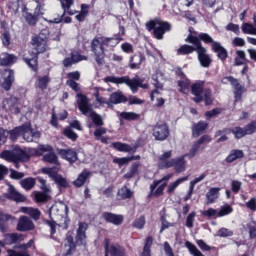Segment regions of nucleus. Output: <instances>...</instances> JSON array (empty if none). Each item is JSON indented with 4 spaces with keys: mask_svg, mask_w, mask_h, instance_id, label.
<instances>
[{
    "mask_svg": "<svg viewBox=\"0 0 256 256\" xmlns=\"http://www.w3.org/2000/svg\"><path fill=\"white\" fill-rule=\"evenodd\" d=\"M123 40L121 34H114L112 37L95 36L90 42V51L93 54L97 66L105 64L106 52H112Z\"/></svg>",
    "mask_w": 256,
    "mask_h": 256,
    "instance_id": "obj_1",
    "label": "nucleus"
},
{
    "mask_svg": "<svg viewBox=\"0 0 256 256\" xmlns=\"http://www.w3.org/2000/svg\"><path fill=\"white\" fill-rule=\"evenodd\" d=\"M47 43V36L44 38H42L41 34L39 36H33L31 39V45L34 47L33 50H29L28 53L23 54V61L35 73L39 71V55L47 51Z\"/></svg>",
    "mask_w": 256,
    "mask_h": 256,
    "instance_id": "obj_2",
    "label": "nucleus"
},
{
    "mask_svg": "<svg viewBox=\"0 0 256 256\" xmlns=\"http://www.w3.org/2000/svg\"><path fill=\"white\" fill-rule=\"evenodd\" d=\"M185 42L197 46L198 50L208 64V67L211 66L213 60L210 54H208L207 48H205V46H203L202 44L203 42L205 45H210L212 49L213 45L217 42H215L214 38L211 35L207 34V32H200L197 36H194V34H188L187 38H185Z\"/></svg>",
    "mask_w": 256,
    "mask_h": 256,
    "instance_id": "obj_3",
    "label": "nucleus"
},
{
    "mask_svg": "<svg viewBox=\"0 0 256 256\" xmlns=\"http://www.w3.org/2000/svg\"><path fill=\"white\" fill-rule=\"evenodd\" d=\"M230 134L234 135L236 140H241L245 138V136H251L256 133V121H252L251 123L247 124L246 126L242 127H234L232 129L225 128L223 130H219L215 133L214 137L217 138L221 136L216 142L223 143L229 140V137L223 134Z\"/></svg>",
    "mask_w": 256,
    "mask_h": 256,
    "instance_id": "obj_4",
    "label": "nucleus"
},
{
    "mask_svg": "<svg viewBox=\"0 0 256 256\" xmlns=\"http://www.w3.org/2000/svg\"><path fill=\"white\" fill-rule=\"evenodd\" d=\"M191 94L194 96L193 101L197 104L204 101L206 106L214 103L213 92L211 88H205L204 80H197L191 84Z\"/></svg>",
    "mask_w": 256,
    "mask_h": 256,
    "instance_id": "obj_5",
    "label": "nucleus"
},
{
    "mask_svg": "<svg viewBox=\"0 0 256 256\" xmlns=\"http://www.w3.org/2000/svg\"><path fill=\"white\" fill-rule=\"evenodd\" d=\"M76 97H77V105H78L79 111L83 115H87L90 113V118L92 120V123L96 127H103L104 120L100 114H97V112H94L88 96H86V94L78 93L76 94Z\"/></svg>",
    "mask_w": 256,
    "mask_h": 256,
    "instance_id": "obj_6",
    "label": "nucleus"
},
{
    "mask_svg": "<svg viewBox=\"0 0 256 256\" xmlns=\"http://www.w3.org/2000/svg\"><path fill=\"white\" fill-rule=\"evenodd\" d=\"M0 159L7 162L14 163L18 167L19 163L29 162L31 155L19 146H15L12 150H4L0 153Z\"/></svg>",
    "mask_w": 256,
    "mask_h": 256,
    "instance_id": "obj_7",
    "label": "nucleus"
},
{
    "mask_svg": "<svg viewBox=\"0 0 256 256\" xmlns=\"http://www.w3.org/2000/svg\"><path fill=\"white\" fill-rule=\"evenodd\" d=\"M30 153L36 157H42L44 163H49L52 165H59V157L55 152L52 145H38L37 149H32ZM44 153H47L44 155Z\"/></svg>",
    "mask_w": 256,
    "mask_h": 256,
    "instance_id": "obj_8",
    "label": "nucleus"
},
{
    "mask_svg": "<svg viewBox=\"0 0 256 256\" xmlns=\"http://www.w3.org/2000/svg\"><path fill=\"white\" fill-rule=\"evenodd\" d=\"M146 28L149 32L153 31V36L155 39L163 40L164 35L172 30V24L156 18L155 20H150L147 22Z\"/></svg>",
    "mask_w": 256,
    "mask_h": 256,
    "instance_id": "obj_9",
    "label": "nucleus"
},
{
    "mask_svg": "<svg viewBox=\"0 0 256 256\" xmlns=\"http://www.w3.org/2000/svg\"><path fill=\"white\" fill-rule=\"evenodd\" d=\"M194 52L197 53L198 61L200 65L204 68H209V65L207 64L205 58L203 57V54H201V51L198 49V46H191L190 44H182V46L179 47L177 50V55L179 56H187L191 55Z\"/></svg>",
    "mask_w": 256,
    "mask_h": 256,
    "instance_id": "obj_10",
    "label": "nucleus"
},
{
    "mask_svg": "<svg viewBox=\"0 0 256 256\" xmlns=\"http://www.w3.org/2000/svg\"><path fill=\"white\" fill-rule=\"evenodd\" d=\"M172 177H173L172 174H168V175L164 176L161 180L154 181L150 185V193L148 194L147 199H151L152 197L158 198V197L164 195V191H165V188L167 187V183H163V182H168ZM161 183H163V184H161Z\"/></svg>",
    "mask_w": 256,
    "mask_h": 256,
    "instance_id": "obj_11",
    "label": "nucleus"
},
{
    "mask_svg": "<svg viewBox=\"0 0 256 256\" xmlns=\"http://www.w3.org/2000/svg\"><path fill=\"white\" fill-rule=\"evenodd\" d=\"M0 87L6 92L10 91L15 83V72L11 68H4L0 72Z\"/></svg>",
    "mask_w": 256,
    "mask_h": 256,
    "instance_id": "obj_12",
    "label": "nucleus"
},
{
    "mask_svg": "<svg viewBox=\"0 0 256 256\" xmlns=\"http://www.w3.org/2000/svg\"><path fill=\"white\" fill-rule=\"evenodd\" d=\"M2 109L12 115H18L21 113L19 98L16 96H9L2 100Z\"/></svg>",
    "mask_w": 256,
    "mask_h": 256,
    "instance_id": "obj_13",
    "label": "nucleus"
},
{
    "mask_svg": "<svg viewBox=\"0 0 256 256\" xmlns=\"http://www.w3.org/2000/svg\"><path fill=\"white\" fill-rule=\"evenodd\" d=\"M22 134H23V125L19 127H15L10 131L0 129V147L7 142L8 137L12 142H16L18 138L22 137Z\"/></svg>",
    "mask_w": 256,
    "mask_h": 256,
    "instance_id": "obj_14",
    "label": "nucleus"
},
{
    "mask_svg": "<svg viewBox=\"0 0 256 256\" xmlns=\"http://www.w3.org/2000/svg\"><path fill=\"white\" fill-rule=\"evenodd\" d=\"M152 131H153V137L155 138L156 141H165L170 136V128L168 124L165 122L157 123L153 127Z\"/></svg>",
    "mask_w": 256,
    "mask_h": 256,
    "instance_id": "obj_15",
    "label": "nucleus"
},
{
    "mask_svg": "<svg viewBox=\"0 0 256 256\" xmlns=\"http://www.w3.org/2000/svg\"><path fill=\"white\" fill-rule=\"evenodd\" d=\"M212 142V138L209 135H203L199 138L198 141L194 142L191 149L189 150V153L187 154V156H189V158H194L196 157L197 153L199 151H203L206 149V146H203L205 144H208Z\"/></svg>",
    "mask_w": 256,
    "mask_h": 256,
    "instance_id": "obj_16",
    "label": "nucleus"
},
{
    "mask_svg": "<svg viewBox=\"0 0 256 256\" xmlns=\"http://www.w3.org/2000/svg\"><path fill=\"white\" fill-rule=\"evenodd\" d=\"M24 240H25V236L23 234H19V233L4 234L3 241H0V255L2 253L1 248H5L6 246H11L19 242H23Z\"/></svg>",
    "mask_w": 256,
    "mask_h": 256,
    "instance_id": "obj_17",
    "label": "nucleus"
},
{
    "mask_svg": "<svg viewBox=\"0 0 256 256\" xmlns=\"http://www.w3.org/2000/svg\"><path fill=\"white\" fill-rule=\"evenodd\" d=\"M88 228H89V225L87 223L85 222L78 223V229L76 231V237H75L77 246H83L86 244Z\"/></svg>",
    "mask_w": 256,
    "mask_h": 256,
    "instance_id": "obj_18",
    "label": "nucleus"
},
{
    "mask_svg": "<svg viewBox=\"0 0 256 256\" xmlns=\"http://www.w3.org/2000/svg\"><path fill=\"white\" fill-rule=\"evenodd\" d=\"M128 97L125 96L124 92L121 90H117L116 92H112L109 96L107 106L108 108H113L114 105H119L122 103H127Z\"/></svg>",
    "mask_w": 256,
    "mask_h": 256,
    "instance_id": "obj_19",
    "label": "nucleus"
},
{
    "mask_svg": "<svg viewBox=\"0 0 256 256\" xmlns=\"http://www.w3.org/2000/svg\"><path fill=\"white\" fill-rule=\"evenodd\" d=\"M22 138L28 143L34 142V139H40L41 133L39 131H34L31 125L23 124Z\"/></svg>",
    "mask_w": 256,
    "mask_h": 256,
    "instance_id": "obj_20",
    "label": "nucleus"
},
{
    "mask_svg": "<svg viewBox=\"0 0 256 256\" xmlns=\"http://www.w3.org/2000/svg\"><path fill=\"white\" fill-rule=\"evenodd\" d=\"M188 155L185 154L176 159H171L168 169L173 168L177 174L183 173L186 171V157Z\"/></svg>",
    "mask_w": 256,
    "mask_h": 256,
    "instance_id": "obj_21",
    "label": "nucleus"
},
{
    "mask_svg": "<svg viewBox=\"0 0 256 256\" xmlns=\"http://www.w3.org/2000/svg\"><path fill=\"white\" fill-rule=\"evenodd\" d=\"M228 80L234 88V101L241 102L243 100V93H245V86H241L237 78L229 77Z\"/></svg>",
    "mask_w": 256,
    "mask_h": 256,
    "instance_id": "obj_22",
    "label": "nucleus"
},
{
    "mask_svg": "<svg viewBox=\"0 0 256 256\" xmlns=\"http://www.w3.org/2000/svg\"><path fill=\"white\" fill-rule=\"evenodd\" d=\"M81 61H88V56H84L79 52H71L70 57L64 58L62 63L65 68H68L74 64L80 63Z\"/></svg>",
    "mask_w": 256,
    "mask_h": 256,
    "instance_id": "obj_23",
    "label": "nucleus"
},
{
    "mask_svg": "<svg viewBox=\"0 0 256 256\" xmlns=\"http://www.w3.org/2000/svg\"><path fill=\"white\" fill-rule=\"evenodd\" d=\"M57 153L70 164L76 163L79 160L78 153L73 149H57Z\"/></svg>",
    "mask_w": 256,
    "mask_h": 256,
    "instance_id": "obj_24",
    "label": "nucleus"
},
{
    "mask_svg": "<svg viewBox=\"0 0 256 256\" xmlns=\"http://www.w3.org/2000/svg\"><path fill=\"white\" fill-rule=\"evenodd\" d=\"M35 229L34 223L27 217L22 216L19 218L16 230L19 232H27Z\"/></svg>",
    "mask_w": 256,
    "mask_h": 256,
    "instance_id": "obj_25",
    "label": "nucleus"
},
{
    "mask_svg": "<svg viewBox=\"0 0 256 256\" xmlns=\"http://www.w3.org/2000/svg\"><path fill=\"white\" fill-rule=\"evenodd\" d=\"M211 50L216 53L217 58L221 62H225L227 61V58H229V52L227 51V48H224V46L221 45V42H214Z\"/></svg>",
    "mask_w": 256,
    "mask_h": 256,
    "instance_id": "obj_26",
    "label": "nucleus"
},
{
    "mask_svg": "<svg viewBox=\"0 0 256 256\" xmlns=\"http://www.w3.org/2000/svg\"><path fill=\"white\" fill-rule=\"evenodd\" d=\"M102 218L105 220V222L113 224L115 226H120L124 222V216L113 214L111 212H104L102 214Z\"/></svg>",
    "mask_w": 256,
    "mask_h": 256,
    "instance_id": "obj_27",
    "label": "nucleus"
},
{
    "mask_svg": "<svg viewBox=\"0 0 256 256\" xmlns=\"http://www.w3.org/2000/svg\"><path fill=\"white\" fill-rule=\"evenodd\" d=\"M76 0H60V5L63 10L62 17L66 14L69 16H74L75 14L79 13L78 10H73L72 6L75 5Z\"/></svg>",
    "mask_w": 256,
    "mask_h": 256,
    "instance_id": "obj_28",
    "label": "nucleus"
},
{
    "mask_svg": "<svg viewBox=\"0 0 256 256\" xmlns=\"http://www.w3.org/2000/svg\"><path fill=\"white\" fill-rule=\"evenodd\" d=\"M6 198L9 200H13L17 203H23V202H26L27 200V198L23 194H20L19 192H17V190L13 185H9Z\"/></svg>",
    "mask_w": 256,
    "mask_h": 256,
    "instance_id": "obj_29",
    "label": "nucleus"
},
{
    "mask_svg": "<svg viewBox=\"0 0 256 256\" xmlns=\"http://www.w3.org/2000/svg\"><path fill=\"white\" fill-rule=\"evenodd\" d=\"M208 128L209 124L205 121H199L198 123H194L192 125V136L194 138H199L207 131Z\"/></svg>",
    "mask_w": 256,
    "mask_h": 256,
    "instance_id": "obj_30",
    "label": "nucleus"
},
{
    "mask_svg": "<svg viewBox=\"0 0 256 256\" xmlns=\"http://www.w3.org/2000/svg\"><path fill=\"white\" fill-rule=\"evenodd\" d=\"M18 58L15 54H8V52H2L0 54V66L11 67L17 62Z\"/></svg>",
    "mask_w": 256,
    "mask_h": 256,
    "instance_id": "obj_31",
    "label": "nucleus"
},
{
    "mask_svg": "<svg viewBox=\"0 0 256 256\" xmlns=\"http://www.w3.org/2000/svg\"><path fill=\"white\" fill-rule=\"evenodd\" d=\"M52 81L50 74H45L44 76H39L36 80V88L40 91H46Z\"/></svg>",
    "mask_w": 256,
    "mask_h": 256,
    "instance_id": "obj_32",
    "label": "nucleus"
},
{
    "mask_svg": "<svg viewBox=\"0 0 256 256\" xmlns=\"http://www.w3.org/2000/svg\"><path fill=\"white\" fill-rule=\"evenodd\" d=\"M144 61H146L144 54H134L129 59V68L132 70L140 69Z\"/></svg>",
    "mask_w": 256,
    "mask_h": 256,
    "instance_id": "obj_33",
    "label": "nucleus"
},
{
    "mask_svg": "<svg viewBox=\"0 0 256 256\" xmlns=\"http://www.w3.org/2000/svg\"><path fill=\"white\" fill-rule=\"evenodd\" d=\"M172 151L164 152L163 155L159 157L158 165L161 169H169V166L171 164V157H172Z\"/></svg>",
    "mask_w": 256,
    "mask_h": 256,
    "instance_id": "obj_34",
    "label": "nucleus"
},
{
    "mask_svg": "<svg viewBox=\"0 0 256 256\" xmlns=\"http://www.w3.org/2000/svg\"><path fill=\"white\" fill-rule=\"evenodd\" d=\"M111 146L119 152H124V153H136L137 152L136 147L132 148L130 145L122 143V142H114L111 144Z\"/></svg>",
    "mask_w": 256,
    "mask_h": 256,
    "instance_id": "obj_35",
    "label": "nucleus"
},
{
    "mask_svg": "<svg viewBox=\"0 0 256 256\" xmlns=\"http://www.w3.org/2000/svg\"><path fill=\"white\" fill-rule=\"evenodd\" d=\"M141 167V163L140 162H134L130 168H129V171L123 175V178L126 179V180H131L133 179L134 177L138 176L140 174V169Z\"/></svg>",
    "mask_w": 256,
    "mask_h": 256,
    "instance_id": "obj_36",
    "label": "nucleus"
},
{
    "mask_svg": "<svg viewBox=\"0 0 256 256\" xmlns=\"http://www.w3.org/2000/svg\"><path fill=\"white\" fill-rule=\"evenodd\" d=\"M243 157H245V153H243V150L234 149L231 150L230 154L226 157L225 161L226 163L231 164L236 160L242 159Z\"/></svg>",
    "mask_w": 256,
    "mask_h": 256,
    "instance_id": "obj_37",
    "label": "nucleus"
},
{
    "mask_svg": "<svg viewBox=\"0 0 256 256\" xmlns=\"http://www.w3.org/2000/svg\"><path fill=\"white\" fill-rule=\"evenodd\" d=\"M14 219L13 216L0 212V232L6 233L8 230V222Z\"/></svg>",
    "mask_w": 256,
    "mask_h": 256,
    "instance_id": "obj_38",
    "label": "nucleus"
},
{
    "mask_svg": "<svg viewBox=\"0 0 256 256\" xmlns=\"http://www.w3.org/2000/svg\"><path fill=\"white\" fill-rule=\"evenodd\" d=\"M20 211L24 214L29 215L35 221H38L41 217V211L39 209L29 208V207H21Z\"/></svg>",
    "mask_w": 256,
    "mask_h": 256,
    "instance_id": "obj_39",
    "label": "nucleus"
},
{
    "mask_svg": "<svg viewBox=\"0 0 256 256\" xmlns=\"http://www.w3.org/2000/svg\"><path fill=\"white\" fill-rule=\"evenodd\" d=\"M129 79H130V76H107L105 78V81L106 82H110V83H113V84H126L128 85L129 83Z\"/></svg>",
    "mask_w": 256,
    "mask_h": 256,
    "instance_id": "obj_40",
    "label": "nucleus"
},
{
    "mask_svg": "<svg viewBox=\"0 0 256 256\" xmlns=\"http://www.w3.org/2000/svg\"><path fill=\"white\" fill-rule=\"evenodd\" d=\"M109 252L111 256H127L126 249L119 244L111 245Z\"/></svg>",
    "mask_w": 256,
    "mask_h": 256,
    "instance_id": "obj_41",
    "label": "nucleus"
},
{
    "mask_svg": "<svg viewBox=\"0 0 256 256\" xmlns=\"http://www.w3.org/2000/svg\"><path fill=\"white\" fill-rule=\"evenodd\" d=\"M24 19L29 26L34 27L39 21V13L25 12Z\"/></svg>",
    "mask_w": 256,
    "mask_h": 256,
    "instance_id": "obj_42",
    "label": "nucleus"
},
{
    "mask_svg": "<svg viewBox=\"0 0 256 256\" xmlns=\"http://www.w3.org/2000/svg\"><path fill=\"white\" fill-rule=\"evenodd\" d=\"M245 62H247V54H245L244 50H236L234 65L242 66V65H245Z\"/></svg>",
    "mask_w": 256,
    "mask_h": 256,
    "instance_id": "obj_43",
    "label": "nucleus"
},
{
    "mask_svg": "<svg viewBox=\"0 0 256 256\" xmlns=\"http://www.w3.org/2000/svg\"><path fill=\"white\" fill-rule=\"evenodd\" d=\"M90 176H91L90 172H82L81 174L78 175L77 179L73 182L74 186H76L77 188L84 186Z\"/></svg>",
    "mask_w": 256,
    "mask_h": 256,
    "instance_id": "obj_44",
    "label": "nucleus"
},
{
    "mask_svg": "<svg viewBox=\"0 0 256 256\" xmlns=\"http://www.w3.org/2000/svg\"><path fill=\"white\" fill-rule=\"evenodd\" d=\"M134 195V192L131 191L127 186H123L118 190L117 196L120 197L121 200H127L132 198Z\"/></svg>",
    "mask_w": 256,
    "mask_h": 256,
    "instance_id": "obj_45",
    "label": "nucleus"
},
{
    "mask_svg": "<svg viewBox=\"0 0 256 256\" xmlns=\"http://www.w3.org/2000/svg\"><path fill=\"white\" fill-rule=\"evenodd\" d=\"M178 87L179 92L184 94V95H188L190 93L191 90V81L190 80H178Z\"/></svg>",
    "mask_w": 256,
    "mask_h": 256,
    "instance_id": "obj_46",
    "label": "nucleus"
},
{
    "mask_svg": "<svg viewBox=\"0 0 256 256\" xmlns=\"http://www.w3.org/2000/svg\"><path fill=\"white\" fill-rule=\"evenodd\" d=\"M160 222H161V229L159 231L160 234L164 233V231L169 229L170 227L175 226V223L168 222L166 213L161 214Z\"/></svg>",
    "mask_w": 256,
    "mask_h": 256,
    "instance_id": "obj_47",
    "label": "nucleus"
},
{
    "mask_svg": "<svg viewBox=\"0 0 256 256\" xmlns=\"http://www.w3.org/2000/svg\"><path fill=\"white\" fill-rule=\"evenodd\" d=\"M20 185L26 191H30L31 189H33L35 187L36 180L32 177H29V178L21 180Z\"/></svg>",
    "mask_w": 256,
    "mask_h": 256,
    "instance_id": "obj_48",
    "label": "nucleus"
},
{
    "mask_svg": "<svg viewBox=\"0 0 256 256\" xmlns=\"http://www.w3.org/2000/svg\"><path fill=\"white\" fill-rule=\"evenodd\" d=\"M141 78H129L127 86L133 94L138 93Z\"/></svg>",
    "mask_w": 256,
    "mask_h": 256,
    "instance_id": "obj_49",
    "label": "nucleus"
},
{
    "mask_svg": "<svg viewBox=\"0 0 256 256\" xmlns=\"http://www.w3.org/2000/svg\"><path fill=\"white\" fill-rule=\"evenodd\" d=\"M220 188H211L209 192L206 194V198L209 203H215V200L219 198Z\"/></svg>",
    "mask_w": 256,
    "mask_h": 256,
    "instance_id": "obj_50",
    "label": "nucleus"
},
{
    "mask_svg": "<svg viewBox=\"0 0 256 256\" xmlns=\"http://www.w3.org/2000/svg\"><path fill=\"white\" fill-rule=\"evenodd\" d=\"M72 17L71 16H65V15H61L58 16L56 18H53L52 20H48V23L50 24H60L62 22L66 23V24H70L72 23Z\"/></svg>",
    "mask_w": 256,
    "mask_h": 256,
    "instance_id": "obj_51",
    "label": "nucleus"
},
{
    "mask_svg": "<svg viewBox=\"0 0 256 256\" xmlns=\"http://www.w3.org/2000/svg\"><path fill=\"white\" fill-rule=\"evenodd\" d=\"M189 179V177H183L178 180H176L174 183L169 184L167 188V193L172 194L175 192V190L180 186V184L186 182Z\"/></svg>",
    "mask_w": 256,
    "mask_h": 256,
    "instance_id": "obj_52",
    "label": "nucleus"
},
{
    "mask_svg": "<svg viewBox=\"0 0 256 256\" xmlns=\"http://www.w3.org/2000/svg\"><path fill=\"white\" fill-rule=\"evenodd\" d=\"M120 118L126 121H135L140 118V114H137L136 112H121Z\"/></svg>",
    "mask_w": 256,
    "mask_h": 256,
    "instance_id": "obj_53",
    "label": "nucleus"
},
{
    "mask_svg": "<svg viewBox=\"0 0 256 256\" xmlns=\"http://www.w3.org/2000/svg\"><path fill=\"white\" fill-rule=\"evenodd\" d=\"M66 241L68 243L69 249L67 250V254L70 255L74 251H76L77 243L74 242V237L71 234H67Z\"/></svg>",
    "mask_w": 256,
    "mask_h": 256,
    "instance_id": "obj_54",
    "label": "nucleus"
},
{
    "mask_svg": "<svg viewBox=\"0 0 256 256\" xmlns=\"http://www.w3.org/2000/svg\"><path fill=\"white\" fill-rule=\"evenodd\" d=\"M63 135L72 142H76L79 138V135L76 132H74L71 127L65 128L63 131Z\"/></svg>",
    "mask_w": 256,
    "mask_h": 256,
    "instance_id": "obj_55",
    "label": "nucleus"
},
{
    "mask_svg": "<svg viewBox=\"0 0 256 256\" xmlns=\"http://www.w3.org/2000/svg\"><path fill=\"white\" fill-rule=\"evenodd\" d=\"M185 246L193 256H204V254L191 242H185Z\"/></svg>",
    "mask_w": 256,
    "mask_h": 256,
    "instance_id": "obj_56",
    "label": "nucleus"
},
{
    "mask_svg": "<svg viewBox=\"0 0 256 256\" xmlns=\"http://www.w3.org/2000/svg\"><path fill=\"white\" fill-rule=\"evenodd\" d=\"M48 192H37L34 196L35 202L37 203H45L49 200Z\"/></svg>",
    "mask_w": 256,
    "mask_h": 256,
    "instance_id": "obj_57",
    "label": "nucleus"
},
{
    "mask_svg": "<svg viewBox=\"0 0 256 256\" xmlns=\"http://www.w3.org/2000/svg\"><path fill=\"white\" fill-rule=\"evenodd\" d=\"M145 225H146V218H145V216L139 217L132 224V226L134 228H137L139 230L143 229L145 227Z\"/></svg>",
    "mask_w": 256,
    "mask_h": 256,
    "instance_id": "obj_58",
    "label": "nucleus"
},
{
    "mask_svg": "<svg viewBox=\"0 0 256 256\" xmlns=\"http://www.w3.org/2000/svg\"><path fill=\"white\" fill-rule=\"evenodd\" d=\"M54 182L61 188H68L69 183L66 178L63 176L59 175L58 177L55 178Z\"/></svg>",
    "mask_w": 256,
    "mask_h": 256,
    "instance_id": "obj_59",
    "label": "nucleus"
},
{
    "mask_svg": "<svg viewBox=\"0 0 256 256\" xmlns=\"http://www.w3.org/2000/svg\"><path fill=\"white\" fill-rule=\"evenodd\" d=\"M223 112V108H213V110H208L205 112V117L211 119Z\"/></svg>",
    "mask_w": 256,
    "mask_h": 256,
    "instance_id": "obj_60",
    "label": "nucleus"
},
{
    "mask_svg": "<svg viewBox=\"0 0 256 256\" xmlns=\"http://www.w3.org/2000/svg\"><path fill=\"white\" fill-rule=\"evenodd\" d=\"M127 102L129 105H143L145 104V100H142L141 98H137V96H129L127 98Z\"/></svg>",
    "mask_w": 256,
    "mask_h": 256,
    "instance_id": "obj_61",
    "label": "nucleus"
},
{
    "mask_svg": "<svg viewBox=\"0 0 256 256\" xmlns=\"http://www.w3.org/2000/svg\"><path fill=\"white\" fill-rule=\"evenodd\" d=\"M231 213H233V207H231L230 205H226L220 209V211L218 212V217L227 216Z\"/></svg>",
    "mask_w": 256,
    "mask_h": 256,
    "instance_id": "obj_62",
    "label": "nucleus"
},
{
    "mask_svg": "<svg viewBox=\"0 0 256 256\" xmlns=\"http://www.w3.org/2000/svg\"><path fill=\"white\" fill-rule=\"evenodd\" d=\"M113 163L117 164L119 167H122L124 165L129 164L130 159H129V157L115 158V159H113Z\"/></svg>",
    "mask_w": 256,
    "mask_h": 256,
    "instance_id": "obj_63",
    "label": "nucleus"
},
{
    "mask_svg": "<svg viewBox=\"0 0 256 256\" xmlns=\"http://www.w3.org/2000/svg\"><path fill=\"white\" fill-rule=\"evenodd\" d=\"M218 236L223 237V238L231 237V236H233V231L226 229V228H221L218 231Z\"/></svg>",
    "mask_w": 256,
    "mask_h": 256,
    "instance_id": "obj_64",
    "label": "nucleus"
}]
</instances>
